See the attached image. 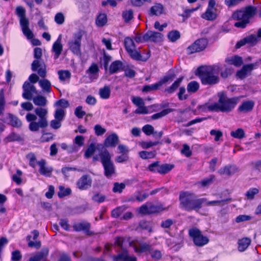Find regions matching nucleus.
Returning <instances> with one entry per match:
<instances>
[{
    "label": "nucleus",
    "mask_w": 261,
    "mask_h": 261,
    "mask_svg": "<svg viewBox=\"0 0 261 261\" xmlns=\"http://www.w3.org/2000/svg\"><path fill=\"white\" fill-rule=\"evenodd\" d=\"M34 103L40 106L35 109V114L28 113L25 116L26 120L30 123L29 128L32 132H37L40 128H44L48 126L47 115L48 110L42 108L47 104V99L41 95H38L33 99Z\"/></svg>",
    "instance_id": "obj_1"
},
{
    "label": "nucleus",
    "mask_w": 261,
    "mask_h": 261,
    "mask_svg": "<svg viewBox=\"0 0 261 261\" xmlns=\"http://www.w3.org/2000/svg\"><path fill=\"white\" fill-rule=\"evenodd\" d=\"M219 100L214 103H206L201 106L200 109L204 112L215 111L228 113L231 112L239 101L238 97L227 98L223 93H218Z\"/></svg>",
    "instance_id": "obj_2"
},
{
    "label": "nucleus",
    "mask_w": 261,
    "mask_h": 261,
    "mask_svg": "<svg viewBox=\"0 0 261 261\" xmlns=\"http://www.w3.org/2000/svg\"><path fill=\"white\" fill-rule=\"evenodd\" d=\"M179 201L181 207L187 211L195 210L198 211L206 201V198H196L195 195L189 192H183L180 193Z\"/></svg>",
    "instance_id": "obj_3"
},
{
    "label": "nucleus",
    "mask_w": 261,
    "mask_h": 261,
    "mask_svg": "<svg viewBox=\"0 0 261 261\" xmlns=\"http://www.w3.org/2000/svg\"><path fill=\"white\" fill-rule=\"evenodd\" d=\"M221 68L219 65L202 66L198 69L199 77L203 85H215L219 81V73Z\"/></svg>",
    "instance_id": "obj_4"
},
{
    "label": "nucleus",
    "mask_w": 261,
    "mask_h": 261,
    "mask_svg": "<svg viewBox=\"0 0 261 261\" xmlns=\"http://www.w3.org/2000/svg\"><path fill=\"white\" fill-rule=\"evenodd\" d=\"M256 12V8L253 6H248L243 10L235 12L232 17L239 21L234 23V26L237 28H245L249 22L250 18L255 15Z\"/></svg>",
    "instance_id": "obj_5"
},
{
    "label": "nucleus",
    "mask_w": 261,
    "mask_h": 261,
    "mask_svg": "<svg viewBox=\"0 0 261 261\" xmlns=\"http://www.w3.org/2000/svg\"><path fill=\"white\" fill-rule=\"evenodd\" d=\"M101 162L104 168V174L107 178H111L116 172L115 167L111 161V155L105 149L99 153Z\"/></svg>",
    "instance_id": "obj_6"
},
{
    "label": "nucleus",
    "mask_w": 261,
    "mask_h": 261,
    "mask_svg": "<svg viewBox=\"0 0 261 261\" xmlns=\"http://www.w3.org/2000/svg\"><path fill=\"white\" fill-rule=\"evenodd\" d=\"M42 49L36 47L34 50V57L36 59L31 65L32 70L33 71H37L40 76L45 77L46 75V66L41 60L42 57Z\"/></svg>",
    "instance_id": "obj_7"
},
{
    "label": "nucleus",
    "mask_w": 261,
    "mask_h": 261,
    "mask_svg": "<svg viewBox=\"0 0 261 261\" xmlns=\"http://www.w3.org/2000/svg\"><path fill=\"white\" fill-rule=\"evenodd\" d=\"M189 234L196 246L202 247L209 242L208 238L206 236H203L201 231L197 228L189 229Z\"/></svg>",
    "instance_id": "obj_8"
},
{
    "label": "nucleus",
    "mask_w": 261,
    "mask_h": 261,
    "mask_svg": "<svg viewBox=\"0 0 261 261\" xmlns=\"http://www.w3.org/2000/svg\"><path fill=\"white\" fill-rule=\"evenodd\" d=\"M83 36V32L82 31H78L73 34L72 39L68 42L69 49L74 54L77 56L81 55V46Z\"/></svg>",
    "instance_id": "obj_9"
},
{
    "label": "nucleus",
    "mask_w": 261,
    "mask_h": 261,
    "mask_svg": "<svg viewBox=\"0 0 261 261\" xmlns=\"http://www.w3.org/2000/svg\"><path fill=\"white\" fill-rule=\"evenodd\" d=\"M207 45L206 39L203 38L198 39L187 48V52L189 54H192L201 51L206 47Z\"/></svg>",
    "instance_id": "obj_10"
},
{
    "label": "nucleus",
    "mask_w": 261,
    "mask_h": 261,
    "mask_svg": "<svg viewBox=\"0 0 261 261\" xmlns=\"http://www.w3.org/2000/svg\"><path fill=\"white\" fill-rule=\"evenodd\" d=\"M23 92L22 97L27 100H32L34 94H38V91L36 87L28 81L24 83L22 87Z\"/></svg>",
    "instance_id": "obj_11"
},
{
    "label": "nucleus",
    "mask_w": 261,
    "mask_h": 261,
    "mask_svg": "<svg viewBox=\"0 0 261 261\" xmlns=\"http://www.w3.org/2000/svg\"><path fill=\"white\" fill-rule=\"evenodd\" d=\"M39 167V173L46 177H50L52 175L53 168L51 166L47 165L46 161L42 159L37 162Z\"/></svg>",
    "instance_id": "obj_12"
},
{
    "label": "nucleus",
    "mask_w": 261,
    "mask_h": 261,
    "mask_svg": "<svg viewBox=\"0 0 261 261\" xmlns=\"http://www.w3.org/2000/svg\"><path fill=\"white\" fill-rule=\"evenodd\" d=\"M257 66V63H256L244 65L241 70L238 71L237 76L241 79H245L253 68Z\"/></svg>",
    "instance_id": "obj_13"
},
{
    "label": "nucleus",
    "mask_w": 261,
    "mask_h": 261,
    "mask_svg": "<svg viewBox=\"0 0 261 261\" xmlns=\"http://www.w3.org/2000/svg\"><path fill=\"white\" fill-rule=\"evenodd\" d=\"M92 180L88 175L82 176L77 181L76 185L81 190H85L91 186Z\"/></svg>",
    "instance_id": "obj_14"
},
{
    "label": "nucleus",
    "mask_w": 261,
    "mask_h": 261,
    "mask_svg": "<svg viewBox=\"0 0 261 261\" xmlns=\"http://www.w3.org/2000/svg\"><path fill=\"white\" fill-rule=\"evenodd\" d=\"M129 245L133 247L135 251L138 253H142L147 251L149 252L151 249V247L150 245L145 243H135L131 242Z\"/></svg>",
    "instance_id": "obj_15"
},
{
    "label": "nucleus",
    "mask_w": 261,
    "mask_h": 261,
    "mask_svg": "<svg viewBox=\"0 0 261 261\" xmlns=\"http://www.w3.org/2000/svg\"><path fill=\"white\" fill-rule=\"evenodd\" d=\"M63 50V45L62 44V35H60L54 42L52 47V51L54 53V59H57L62 53Z\"/></svg>",
    "instance_id": "obj_16"
},
{
    "label": "nucleus",
    "mask_w": 261,
    "mask_h": 261,
    "mask_svg": "<svg viewBox=\"0 0 261 261\" xmlns=\"http://www.w3.org/2000/svg\"><path fill=\"white\" fill-rule=\"evenodd\" d=\"M163 35L159 32L148 31L144 34L145 41H151L154 42H159L162 40Z\"/></svg>",
    "instance_id": "obj_17"
},
{
    "label": "nucleus",
    "mask_w": 261,
    "mask_h": 261,
    "mask_svg": "<svg viewBox=\"0 0 261 261\" xmlns=\"http://www.w3.org/2000/svg\"><path fill=\"white\" fill-rule=\"evenodd\" d=\"M114 261H137V259L135 256L129 255L128 251L126 250H123L117 255L113 256Z\"/></svg>",
    "instance_id": "obj_18"
},
{
    "label": "nucleus",
    "mask_w": 261,
    "mask_h": 261,
    "mask_svg": "<svg viewBox=\"0 0 261 261\" xmlns=\"http://www.w3.org/2000/svg\"><path fill=\"white\" fill-rule=\"evenodd\" d=\"M258 41V37L255 34H252L249 36L244 38L243 40H240L236 44V47L239 48L241 46L244 45L246 43H249L251 45L256 44Z\"/></svg>",
    "instance_id": "obj_19"
},
{
    "label": "nucleus",
    "mask_w": 261,
    "mask_h": 261,
    "mask_svg": "<svg viewBox=\"0 0 261 261\" xmlns=\"http://www.w3.org/2000/svg\"><path fill=\"white\" fill-rule=\"evenodd\" d=\"M238 171V168L234 165H227L223 168H220L218 172L220 175H226L230 176Z\"/></svg>",
    "instance_id": "obj_20"
},
{
    "label": "nucleus",
    "mask_w": 261,
    "mask_h": 261,
    "mask_svg": "<svg viewBox=\"0 0 261 261\" xmlns=\"http://www.w3.org/2000/svg\"><path fill=\"white\" fill-rule=\"evenodd\" d=\"M165 8L161 3H154L150 8L149 12L151 16H160L165 12Z\"/></svg>",
    "instance_id": "obj_21"
},
{
    "label": "nucleus",
    "mask_w": 261,
    "mask_h": 261,
    "mask_svg": "<svg viewBox=\"0 0 261 261\" xmlns=\"http://www.w3.org/2000/svg\"><path fill=\"white\" fill-rule=\"evenodd\" d=\"M85 138L82 136H76L73 141V145H71V152H77L84 145Z\"/></svg>",
    "instance_id": "obj_22"
},
{
    "label": "nucleus",
    "mask_w": 261,
    "mask_h": 261,
    "mask_svg": "<svg viewBox=\"0 0 261 261\" xmlns=\"http://www.w3.org/2000/svg\"><path fill=\"white\" fill-rule=\"evenodd\" d=\"M119 138L115 133H112L109 135L105 140L104 145L106 147H114L118 144Z\"/></svg>",
    "instance_id": "obj_23"
},
{
    "label": "nucleus",
    "mask_w": 261,
    "mask_h": 261,
    "mask_svg": "<svg viewBox=\"0 0 261 261\" xmlns=\"http://www.w3.org/2000/svg\"><path fill=\"white\" fill-rule=\"evenodd\" d=\"M130 56L134 60L137 61H146L150 57V54L148 53L145 57H142L140 53L136 50V48L127 51Z\"/></svg>",
    "instance_id": "obj_24"
},
{
    "label": "nucleus",
    "mask_w": 261,
    "mask_h": 261,
    "mask_svg": "<svg viewBox=\"0 0 261 261\" xmlns=\"http://www.w3.org/2000/svg\"><path fill=\"white\" fill-rule=\"evenodd\" d=\"M254 102L252 100L244 101L239 107L238 110L241 112L247 113L252 111Z\"/></svg>",
    "instance_id": "obj_25"
},
{
    "label": "nucleus",
    "mask_w": 261,
    "mask_h": 261,
    "mask_svg": "<svg viewBox=\"0 0 261 261\" xmlns=\"http://www.w3.org/2000/svg\"><path fill=\"white\" fill-rule=\"evenodd\" d=\"M226 62L229 64L233 65L236 67H240L243 64V59L241 57L234 56L226 59Z\"/></svg>",
    "instance_id": "obj_26"
},
{
    "label": "nucleus",
    "mask_w": 261,
    "mask_h": 261,
    "mask_svg": "<svg viewBox=\"0 0 261 261\" xmlns=\"http://www.w3.org/2000/svg\"><path fill=\"white\" fill-rule=\"evenodd\" d=\"M39 85L43 92L46 93L51 92V84L47 79H44L39 80Z\"/></svg>",
    "instance_id": "obj_27"
},
{
    "label": "nucleus",
    "mask_w": 261,
    "mask_h": 261,
    "mask_svg": "<svg viewBox=\"0 0 261 261\" xmlns=\"http://www.w3.org/2000/svg\"><path fill=\"white\" fill-rule=\"evenodd\" d=\"M123 64L119 60L115 61L110 65L109 71L111 74H113L120 71L122 69Z\"/></svg>",
    "instance_id": "obj_28"
},
{
    "label": "nucleus",
    "mask_w": 261,
    "mask_h": 261,
    "mask_svg": "<svg viewBox=\"0 0 261 261\" xmlns=\"http://www.w3.org/2000/svg\"><path fill=\"white\" fill-rule=\"evenodd\" d=\"M251 240L248 238H244L238 241V250L239 251H245L250 245Z\"/></svg>",
    "instance_id": "obj_29"
},
{
    "label": "nucleus",
    "mask_w": 261,
    "mask_h": 261,
    "mask_svg": "<svg viewBox=\"0 0 261 261\" xmlns=\"http://www.w3.org/2000/svg\"><path fill=\"white\" fill-rule=\"evenodd\" d=\"M59 80L62 83L69 82L71 77V73L66 70H61L58 72Z\"/></svg>",
    "instance_id": "obj_30"
},
{
    "label": "nucleus",
    "mask_w": 261,
    "mask_h": 261,
    "mask_svg": "<svg viewBox=\"0 0 261 261\" xmlns=\"http://www.w3.org/2000/svg\"><path fill=\"white\" fill-rule=\"evenodd\" d=\"M23 34L28 39H32L34 37L33 33L29 29V21L20 24Z\"/></svg>",
    "instance_id": "obj_31"
},
{
    "label": "nucleus",
    "mask_w": 261,
    "mask_h": 261,
    "mask_svg": "<svg viewBox=\"0 0 261 261\" xmlns=\"http://www.w3.org/2000/svg\"><path fill=\"white\" fill-rule=\"evenodd\" d=\"M16 13L19 17L20 24L29 21L25 17V10L21 6H18L16 8Z\"/></svg>",
    "instance_id": "obj_32"
},
{
    "label": "nucleus",
    "mask_w": 261,
    "mask_h": 261,
    "mask_svg": "<svg viewBox=\"0 0 261 261\" xmlns=\"http://www.w3.org/2000/svg\"><path fill=\"white\" fill-rule=\"evenodd\" d=\"M48 253V249H44L42 251L38 252L34 256L31 257L29 261H41V260L44 259L47 256Z\"/></svg>",
    "instance_id": "obj_33"
},
{
    "label": "nucleus",
    "mask_w": 261,
    "mask_h": 261,
    "mask_svg": "<svg viewBox=\"0 0 261 261\" xmlns=\"http://www.w3.org/2000/svg\"><path fill=\"white\" fill-rule=\"evenodd\" d=\"M8 118L10 121V124L13 127H19L22 125L21 120L16 116L12 114H8Z\"/></svg>",
    "instance_id": "obj_34"
},
{
    "label": "nucleus",
    "mask_w": 261,
    "mask_h": 261,
    "mask_svg": "<svg viewBox=\"0 0 261 261\" xmlns=\"http://www.w3.org/2000/svg\"><path fill=\"white\" fill-rule=\"evenodd\" d=\"M100 97L103 99H108L111 94V89L109 86H105L99 90Z\"/></svg>",
    "instance_id": "obj_35"
},
{
    "label": "nucleus",
    "mask_w": 261,
    "mask_h": 261,
    "mask_svg": "<svg viewBox=\"0 0 261 261\" xmlns=\"http://www.w3.org/2000/svg\"><path fill=\"white\" fill-rule=\"evenodd\" d=\"M73 227L74 229L77 231H88L90 228V225L88 222H83L74 224Z\"/></svg>",
    "instance_id": "obj_36"
},
{
    "label": "nucleus",
    "mask_w": 261,
    "mask_h": 261,
    "mask_svg": "<svg viewBox=\"0 0 261 261\" xmlns=\"http://www.w3.org/2000/svg\"><path fill=\"white\" fill-rule=\"evenodd\" d=\"M201 17L207 20H214L217 18V14L213 11V9H206L204 13H203Z\"/></svg>",
    "instance_id": "obj_37"
},
{
    "label": "nucleus",
    "mask_w": 261,
    "mask_h": 261,
    "mask_svg": "<svg viewBox=\"0 0 261 261\" xmlns=\"http://www.w3.org/2000/svg\"><path fill=\"white\" fill-rule=\"evenodd\" d=\"M173 111H174V110L173 109L169 108V109H164L159 113H155V114L152 115L151 116V118L152 119H154V120L158 119H160V118L167 115V114H169L170 113L172 112Z\"/></svg>",
    "instance_id": "obj_38"
},
{
    "label": "nucleus",
    "mask_w": 261,
    "mask_h": 261,
    "mask_svg": "<svg viewBox=\"0 0 261 261\" xmlns=\"http://www.w3.org/2000/svg\"><path fill=\"white\" fill-rule=\"evenodd\" d=\"M173 165L169 164H165L161 166L160 165V167H159L158 173L162 174H166L170 171L173 168Z\"/></svg>",
    "instance_id": "obj_39"
},
{
    "label": "nucleus",
    "mask_w": 261,
    "mask_h": 261,
    "mask_svg": "<svg viewBox=\"0 0 261 261\" xmlns=\"http://www.w3.org/2000/svg\"><path fill=\"white\" fill-rule=\"evenodd\" d=\"M181 80V79H178L172 84V85L171 86H170L169 88L165 89V92L168 94L173 93L179 86Z\"/></svg>",
    "instance_id": "obj_40"
},
{
    "label": "nucleus",
    "mask_w": 261,
    "mask_h": 261,
    "mask_svg": "<svg viewBox=\"0 0 261 261\" xmlns=\"http://www.w3.org/2000/svg\"><path fill=\"white\" fill-rule=\"evenodd\" d=\"M230 136L234 138L242 139L245 136L244 130L242 128H238L237 130L231 131Z\"/></svg>",
    "instance_id": "obj_41"
},
{
    "label": "nucleus",
    "mask_w": 261,
    "mask_h": 261,
    "mask_svg": "<svg viewBox=\"0 0 261 261\" xmlns=\"http://www.w3.org/2000/svg\"><path fill=\"white\" fill-rule=\"evenodd\" d=\"M139 154L140 157L142 159L146 160L154 158L156 154V152L155 151H142L139 152Z\"/></svg>",
    "instance_id": "obj_42"
},
{
    "label": "nucleus",
    "mask_w": 261,
    "mask_h": 261,
    "mask_svg": "<svg viewBox=\"0 0 261 261\" xmlns=\"http://www.w3.org/2000/svg\"><path fill=\"white\" fill-rule=\"evenodd\" d=\"M199 88V84L196 81L190 82L187 85V91L189 93H195Z\"/></svg>",
    "instance_id": "obj_43"
},
{
    "label": "nucleus",
    "mask_w": 261,
    "mask_h": 261,
    "mask_svg": "<svg viewBox=\"0 0 261 261\" xmlns=\"http://www.w3.org/2000/svg\"><path fill=\"white\" fill-rule=\"evenodd\" d=\"M148 196V195L147 194H141L140 192H138L134 194V198H130L128 201H135V200H136L139 202H142L146 199Z\"/></svg>",
    "instance_id": "obj_44"
},
{
    "label": "nucleus",
    "mask_w": 261,
    "mask_h": 261,
    "mask_svg": "<svg viewBox=\"0 0 261 261\" xmlns=\"http://www.w3.org/2000/svg\"><path fill=\"white\" fill-rule=\"evenodd\" d=\"M107 22V17L105 14H100L96 19V24L98 27L103 26Z\"/></svg>",
    "instance_id": "obj_45"
},
{
    "label": "nucleus",
    "mask_w": 261,
    "mask_h": 261,
    "mask_svg": "<svg viewBox=\"0 0 261 261\" xmlns=\"http://www.w3.org/2000/svg\"><path fill=\"white\" fill-rule=\"evenodd\" d=\"M71 193V190L70 188H65L63 186L59 187V191L58 193V196L60 198H63L65 196L69 195Z\"/></svg>",
    "instance_id": "obj_46"
},
{
    "label": "nucleus",
    "mask_w": 261,
    "mask_h": 261,
    "mask_svg": "<svg viewBox=\"0 0 261 261\" xmlns=\"http://www.w3.org/2000/svg\"><path fill=\"white\" fill-rule=\"evenodd\" d=\"M6 105L5 99V92L3 89L0 90V115H2Z\"/></svg>",
    "instance_id": "obj_47"
},
{
    "label": "nucleus",
    "mask_w": 261,
    "mask_h": 261,
    "mask_svg": "<svg viewBox=\"0 0 261 261\" xmlns=\"http://www.w3.org/2000/svg\"><path fill=\"white\" fill-rule=\"evenodd\" d=\"M227 201V199H224L221 200H213V201H207L206 199V201L203 204L206 206H214V205H220L223 206Z\"/></svg>",
    "instance_id": "obj_48"
},
{
    "label": "nucleus",
    "mask_w": 261,
    "mask_h": 261,
    "mask_svg": "<svg viewBox=\"0 0 261 261\" xmlns=\"http://www.w3.org/2000/svg\"><path fill=\"white\" fill-rule=\"evenodd\" d=\"M125 49L127 51L136 48L134 40L129 37L126 38L124 40Z\"/></svg>",
    "instance_id": "obj_49"
},
{
    "label": "nucleus",
    "mask_w": 261,
    "mask_h": 261,
    "mask_svg": "<svg viewBox=\"0 0 261 261\" xmlns=\"http://www.w3.org/2000/svg\"><path fill=\"white\" fill-rule=\"evenodd\" d=\"M180 37V33L176 30L170 32L168 34V38L171 42H175Z\"/></svg>",
    "instance_id": "obj_50"
},
{
    "label": "nucleus",
    "mask_w": 261,
    "mask_h": 261,
    "mask_svg": "<svg viewBox=\"0 0 261 261\" xmlns=\"http://www.w3.org/2000/svg\"><path fill=\"white\" fill-rule=\"evenodd\" d=\"M69 106V104L68 101L65 99H60L57 101L54 104V107L63 109L64 110V109L68 108Z\"/></svg>",
    "instance_id": "obj_51"
},
{
    "label": "nucleus",
    "mask_w": 261,
    "mask_h": 261,
    "mask_svg": "<svg viewBox=\"0 0 261 261\" xmlns=\"http://www.w3.org/2000/svg\"><path fill=\"white\" fill-rule=\"evenodd\" d=\"M96 147L94 143H91L87 148L86 149L84 156L85 158L86 159H88L90 158L93 154L94 153V151H95Z\"/></svg>",
    "instance_id": "obj_52"
},
{
    "label": "nucleus",
    "mask_w": 261,
    "mask_h": 261,
    "mask_svg": "<svg viewBox=\"0 0 261 261\" xmlns=\"http://www.w3.org/2000/svg\"><path fill=\"white\" fill-rule=\"evenodd\" d=\"M259 193V190L257 188L250 189L245 194L247 198L249 200L254 199L255 195Z\"/></svg>",
    "instance_id": "obj_53"
},
{
    "label": "nucleus",
    "mask_w": 261,
    "mask_h": 261,
    "mask_svg": "<svg viewBox=\"0 0 261 261\" xmlns=\"http://www.w3.org/2000/svg\"><path fill=\"white\" fill-rule=\"evenodd\" d=\"M65 111L63 109L57 108L55 113V118L62 121L65 117Z\"/></svg>",
    "instance_id": "obj_54"
},
{
    "label": "nucleus",
    "mask_w": 261,
    "mask_h": 261,
    "mask_svg": "<svg viewBox=\"0 0 261 261\" xmlns=\"http://www.w3.org/2000/svg\"><path fill=\"white\" fill-rule=\"evenodd\" d=\"M126 209V207L125 206L118 207L112 211V216L114 218H118Z\"/></svg>",
    "instance_id": "obj_55"
},
{
    "label": "nucleus",
    "mask_w": 261,
    "mask_h": 261,
    "mask_svg": "<svg viewBox=\"0 0 261 261\" xmlns=\"http://www.w3.org/2000/svg\"><path fill=\"white\" fill-rule=\"evenodd\" d=\"M149 253L151 258L154 260L160 259L162 256V253L159 250H154L151 248L149 251Z\"/></svg>",
    "instance_id": "obj_56"
},
{
    "label": "nucleus",
    "mask_w": 261,
    "mask_h": 261,
    "mask_svg": "<svg viewBox=\"0 0 261 261\" xmlns=\"http://www.w3.org/2000/svg\"><path fill=\"white\" fill-rule=\"evenodd\" d=\"M174 76L172 74H169L165 76L163 79H162L158 83L160 87L162 86L163 85L166 84L168 83L172 82L174 79Z\"/></svg>",
    "instance_id": "obj_57"
},
{
    "label": "nucleus",
    "mask_w": 261,
    "mask_h": 261,
    "mask_svg": "<svg viewBox=\"0 0 261 261\" xmlns=\"http://www.w3.org/2000/svg\"><path fill=\"white\" fill-rule=\"evenodd\" d=\"M160 87L158 83H156L151 85H146L144 86L142 89V91L147 92L151 91H155L159 89Z\"/></svg>",
    "instance_id": "obj_58"
},
{
    "label": "nucleus",
    "mask_w": 261,
    "mask_h": 261,
    "mask_svg": "<svg viewBox=\"0 0 261 261\" xmlns=\"http://www.w3.org/2000/svg\"><path fill=\"white\" fill-rule=\"evenodd\" d=\"M122 17L125 22H128L133 17V11L132 10H128L123 12Z\"/></svg>",
    "instance_id": "obj_59"
},
{
    "label": "nucleus",
    "mask_w": 261,
    "mask_h": 261,
    "mask_svg": "<svg viewBox=\"0 0 261 261\" xmlns=\"http://www.w3.org/2000/svg\"><path fill=\"white\" fill-rule=\"evenodd\" d=\"M94 129L96 135L97 136H102L106 132V129L99 124L95 125Z\"/></svg>",
    "instance_id": "obj_60"
},
{
    "label": "nucleus",
    "mask_w": 261,
    "mask_h": 261,
    "mask_svg": "<svg viewBox=\"0 0 261 261\" xmlns=\"http://www.w3.org/2000/svg\"><path fill=\"white\" fill-rule=\"evenodd\" d=\"M135 113L139 114H147L149 113L148 110V107H145V105L141 106L138 107V108L135 110Z\"/></svg>",
    "instance_id": "obj_61"
},
{
    "label": "nucleus",
    "mask_w": 261,
    "mask_h": 261,
    "mask_svg": "<svg viewBox=\"0 0 261 261\" xmlns=\"http://www.w3.org/2000/svg\"><path fill=\"white\" fill-rule=\"evenodd\" d=\"M142 131L148 136L153 134L154 128L153 127L149 124H146L144 125L142 128Z\"/></svg>",
    "instance_id": "obj_62"
},
{
    "label": "nucleus",
    "mask_w": 261,
    "mask_h": 261,
    "mask_svg": "<svg viewBox=\"0 0 261 261\" xmlns=\"http://www.w3.org/2000/svg\"><path fill=\"white\" fill-rule=\"evenodd\" d=\"M132 102L137 107H139L145 105L143 99L140 97L133 96L132 97Z\"/></svg>",
    "instance_id": "obj_63"
},
{
    "label": "nucleus",
    "mask_w": 261,
    "mask_h": 261,
    "mask_svg": "<svg viewBox=\"0 0 261 261\" xmlns=\"http://www.w3.org/2000/svg\"><path fill=\"white\" fill-rule=\"evenodd\" d=\"M125 185L121 183H115L113 189V191L115 193H121L122 190L125 188Z\"/></svg>",
    "instance_id": "obj_64"
}]
</instances>
